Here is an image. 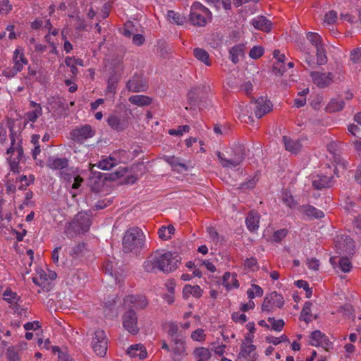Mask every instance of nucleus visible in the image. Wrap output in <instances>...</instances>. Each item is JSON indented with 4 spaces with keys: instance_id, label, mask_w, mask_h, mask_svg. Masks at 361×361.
Here are the masks:
<instances>
[{
    "instance_id": "obj_1",
    "label": "nucleus",
    "mask_w": 361,
    "mask_h": 361,
    "mask_svg": "<svg viewBox=\"0 0 361 361\" xmlns=\"http://www.w3.org/2000/svg\"><path fill=\"white\" fill-rule=\"evenodd\" d=\"M180 262V257L178 255H173L171 252L161 254L156 251L147 257L143 263V269L147 272H155L159 269L168 274L175 271Z\"/></svg>"
},
{
    "instance_id": "obj_2",
    "label": "nucleus",
    "mask_w": 361,
    "mask_h": 361,
    "mask_svg": "<svg viewBox=\"0 0 361 361\" xmlns=\"http://www.w3.org/2000/svg\"><path fill=\"white\" fill-rule=\"evenodd\" d=\"M123 250L125 253H138L145 245V235L138 227L128 229L123 236Z\"/></svg>"
},
{
    "instance_id": "obj_3",
    "label": "nucleus",
    "mask_w": 361,
    "mask_h": 361,
    "mask_svg": "<svg viewBox=\"0 0 361 361\" xmlns=\"http://www.w3.org/2000/svg\"><path fill=\"white\" fill-rule=\"evenodd\" d=\"M216 155L224 168H235L240 165L245 157V148L243 145H234L231 149V154L226 157L224 154L217 152Z\"/></svg>"
},
{
    "instance_id": "obj_4",
    "label": "nucleus",
    "mask_w": 361,
    "mask_h": 361,
    "mask_svg": "<svg viewBox=\"0 0 361 361\" xmlns=\"http://www.w3.org/2000/svg\"><path fill=\"white\" fill-rule=\"evenodd\" d=\"M91 220L87 213L79 212L73 220L66 226L65 233L69 237L87 232L90 227Z\"/></svg>"
},
{
    "instance_id": "obj_5",
    "label": "nucleus",
    "mask_w": 361,
    "mask_h": 361,
    "mask_svg": "<svg viewBox=\"0 0 361 361\" xmlns=\"http://www.w3.org/2000/svg\"><path fill=\"white\" fill-rule=\"evenodd\" d=\"M210 87L207 85H200L192 87L188 94V100L190 109L197 106L201 109L204 106L206 94L209 91Z\"/></svg>"
},
{
    "instance_id": "obj_6",
    "label": "nucleus",
    "mask_w": 361,
    "mask_h": 361,
    "mask_svg": "<svg viewBox=\"0 0 361 361\" xmlns=\"http://www.w3.org/2000/svg\"><path fill=\"white\" fill-rule=\"evenodd\" d=\"M124 329L133 335L138 334L140 329L137 326V316L133 309L130 307L122 316Z\"/></svg>"
},
{
    "instance_id": "obj_7",
    "label": "nucleus",
    "mask_w": 361,
    "mask_h": 361,
    "mask_svg": "<svg viewBox=\"0 0 361 361\" xmlns=\"http://www.w3.org/2000/svg\"><path fill=\"white\" fill-rule=\"evenodd\" d=\"M92 348L94 353L101 357H104L107 350V339L105 332L102 329H98L94 333V337L92 341Z\"/></svg>"
},
{
    "instance_id": "obj_8",
    "label": "nucleus",
    "mask_w": 361,
    "mask_h": 361,
    "mask_svg": "<svg viewBox=\"0 0 361 361\" xmlns=\"http://www.w3.org/2000/svg\"><path fill=\"white\" fill-rule=\"evenodd\" d=\"M94 134L95 132L88 124L73 129L70 133L71 138L74 142L80 144H82L85 140L92 137Z\"/></svg>"
},
{
    "instance_id": "obj_9",
    "label": "nucleus",
    "mask_w": 361,
    "mask_h": 361,
    "mask_svg": "<svg viewBox=\"0 0 361 361\" xmlns=\"http://www.w3.org/2000/svg\"><path fill=\"white\" fill-rule=\"evenodd\" d=\"M283 304V298L277 292L274 291L264 298L262 310L263 312H270L274 307L281 308Z\"/></svg>"
},
{
    "instance_id": "obj_10",
    "label": "nucleus",
    "mask_w": 361,
    "mask_h": 361,
    "mask_svg": "<svg viewBox=\"0 0 361 361\" xmlns=\"http://www.w3.org/2000/svg\"><path fill=\"white\" fill-rule=\"evenodd\" d=\"M147 87V82L141 74H135L126 83V88L133 92H145Z\"/></svg>"
},
{
    "instance_id": "obj_11",
    "label": "nucleus",
    "mask_w": 361,
    "mask_h": 361,
    "mask_svg": "<svg viewBox=\"0 0 361 361\" xmlns=\"http://www.w3.org/2000/svg\"><path fill=\"white\" fill-rule=\"evenodd\" d=\"M336 247L337 252L341 255L352 256L355 252V245L354 240L348 236L342 237L340 240H338Z\"/></svg>"
},
{
    "instance_id": "obj_12",
    "label": "nucleus",
    "mask_w": 361,
    "mask_h": 361,
    "mask_svg": "<svg viewBox=\"0 0 361 361\" xmlns=\"http://www.w3.org/2000/svg\"><path fill=\"white\" fill-rule=\"evenodd\" d=\"M310 344L316 347L321 346L326 351L332 346V343L329 338L319 330H315L311 333Z\"/></svg>"
},
{
    "instance_id": "obj_13",
    "label": "nucleus",
    "mask_w": 361,
    "mask_h": 361,
    "mask_svg": "<svg viewBox=\"0 0 361 361\" xmlns=\"http://www.w3.org/2000/svg\"><path fill=\"white\" fill-rule=\"evenodd\" d=\"M173 346L172 347V360L173 361H180L187 355L185 353V341L183 338L176 336L172 339Z\"/></svg>"
},
{
    "instance_id": "obj_14",
    "label": "nucleus",
    "mask_w": 361,
    "mask_h": 361,
    "mask_svg": "<svg viewBox=\"0 0 361 361\" xmlns=\"http://www.w3.org/2000/svg\"><path fill=\"white\" fill-rule=\"evenodd\" d=\"M310 76L313 82L320 88H324L329 86L333 80V74L331 73H321L312 71Z\"/></svg>"
},
{
    "instance_id": "obj_15",
    "label": "nucleus",
    "mask_w": 361,
    "mask_h": 361,
    "mask_svg": "<svg viewBox=\"0 0 361 361\" xmlns=\"http://www.w3.org/2000/svg\"><path fill=\"white\" fill-rule=\"evenodd\" d=\"M255 107L254 111L258 118H261L264 115L269 113L272 109V104L269 100L264 97L258 98L255 102Z\"/></svg>"
},
{
    "instance_id": "obj_16",
    "label": "nucleus",
    "mask_w": 361,
    "mask_h": 361,
    "mask_svg": "<svg viewBox=\"0 0 361 361\" xmlns=\"http://www.w3.org/2000/svg\"><path fill=\"white\" fill-rule=\"evenodd\" d=\"M334 180L333 176H327L319 174L314 176L312 178V186L316 190H322L326 188H330L334 185Z\"/></svg>"
},
{
    "instance_id": "obj_17",
    "label": "nucleus",
    "mask_w": 361,
    "mask_h": 361,
    "mask_svg": "<svg viewBox=\"0 0 361 361\" xmlns=\"http://www.w3.org/2000/svg\"><path fill=\"white\" fill-rule=\"evenodd\" d=\"M124 303L128 305L129 308L143 309L147 307L148 302L144 296L128 295L125 298Z\"/></svg>"
},
{
    "instance_id": "obj_18",
    "label": "nucleus",
    "mask_w": 361,
    "mask_h": 361,
    "mask_svg": "<svg viewBox=\"0 0 361 361\" xmlns=\"http://www.w3.org/2000/svg\"><path fill=\"white\" fill-rule=\"evenodd\" d=\"M283 142L286 150L293 153L298 154L302 149V144L299 140H293L288 136H283Z\"/></svg>"
},
{
    "instance_id": "obj_19",
    "label": "nucleus",
    "mask_w": 361,
    "mask_h": 361,
    "mask_svg": "<svg viewBox=\"0 0 361 361\" xmlns=\"http://www.w3.org/2000/svg\"><path fill=\"white\" fill-rule=\"evenodd\" d=\"M256 346L253 344H247L243 341L240 345V351L238 355L240 359L241 357L245 359H256Z\"/></svg>"
},
{
    "instance_id": "obj_20",
    "label": "nucleus",
    "mask_w": 361,
    "mask_h": 361,
    "mask_svg": "<svg viewBox=\"0 0 361 361\" xmlns=\"http://www.w3.org/2000/svg\"><path fill=\"white\" fill-rule=\"evenodd\" d=\"M252 24L256 29L264 32H269L272 26L271 21L263 16H259L254 18L252 21Z\"/></svg>"
},
{
    "instance_id": "obj_21",
    "label": "nucleus",
    "mask_w": 361,
    "mask_h": 361,
    "mask_svg": "<svg viewBox=\"0 0 361 361\" xmlns=\"http://www.w3.org/2000/svg\"><path fill=\"white\" fill-rule=\"evenodd\" d=\"M13 66L17 71H22L24 65L28 63L27 59L25 58L23 51L16 49L13 52Z\"/></svg>"
},
{
    "instance_id": "obj_22",
    "label": "nucleus",
    "mask_w": 361,
    "mask_h": 361,
    "mask_svg": "<svg viewBox=\"0 0 361 361\" xmlns=\"http://www.w3.org/2000/svg\"><path fill=\"white\" fill-rule=\"evenodd\" d=\"M259 214L255 211H250L248 213L245 224L249 231H254L259 228Z\"/></svg>"
},
{
    "instance_id": "obj_23",
    "label": "nucleus",
    "mask_w": 361,
    "mask_h": 361,
    "mask_svg": "<svg viewBox=\"0 0 361 361\" xmlns=\"http://www.w3.org/2000/svg\"><path fill=\"white\" fill-rule=\"evenodd\" d=\"M127 353L130 357H138L141 360L145 359L147 355L145 348L142 344L132 345L128 348Z\"/></svg>"
},
{
    "instance_id": "obj_24",
    "label": "nucleus",
    "mask_w": 361,
    "mask_h": 361,
    "mask_svg": "<svg viewBox=\"0 0 361 361\" xmlns=\"http://www.w3.org/2000/svg\"><path fill=\"white\" fill-rule=\"evenodd\" d=\"M68 161L66 158H52L47 160V166L53 170L64 169L68 166Z\"/></svg>"
},
{
    "instance_id": "obj_25",
    "label": "nucleus",
    "mask_w": 361,
    "mask_h": 361,
    "mask_svg": "<svg viewBox=\"0 0 361 361\" xmlns=\"http://www.w3.org/2000/svg\"><path fill=\"white\" fill-rule=\"evenodd\" d=\"M202 290L197 285H185L183 289V297L185 299H188L190 295L198 298L202 296Z\"/></svg>"
},
{
    "instance_id": "obj_26",
    "label": "nucleus",
    "mask_w": 361,
    "mask_h": 361,
    "mask_svg": "<svg viewBox=\"0 0 361 361\" xmlns=\"http://www.w3.org/2000/svg\"><path fill=\"white\" fill-rule=\"evenodd\" d=\"M4 300L7 301L8 303L14 304V307L13 309L15 311H18L20 308V306L18 305V302L20 300V296L18 295L16 292H13L10 288L6 289L4 293Z\"/></svg>"
},
{
    "instance_id": "obj_27",
    "label": "nucleus",
    "mask_w": 361,
    "mask_h": 361,
    "mask_svg": "<svg viewBox=\"0 0 361 361\" xmlns=\"http://www.w3.org/2000/svg\"><path fill=\"white\" fill-rule=\"evenodd\" d=\"M245 44H239L234 47H233L229 50L230 54V59L231 61L236 64L239 62V57L244 56V49H245Z\"/></svg>"
},
{
    "instance_id": "obj_28",
    "label": "nucleus",
    "mask_w": 361,
    "mask_h": 361,
    "mask_svg": "<svg viewBox=\"0 0 361 361\" xmlns=\"http://www.w3.org/2000/svg\"><path fill=\"white\" fill-rule=\"evenodd\" d=\"M193 354L196 361H209L212 356L209 350L204 347L196 348Z\"/></svg>"
},
{
    "instance_id": "obj_29",
    "label": "nucleus",
    "mask_w": 361,
    "mask_h": 361,
    "mask_svg": "<svg viewBox=\"0 0 361 361\" xmlns=\"http://www.w3.org/2000/svg\"><path fill=\"white\" fill-rule=\"evenodd\" d=\"M193 54L197 60L204 63L206 66H210L212 65L211 61L209 60V53L205 49L202 48H195L193 50Z\"/></svg>"
},
{
    "instance_id": "obj_30",
    "label": "nucleus",
    "mask_w": 361,
    "mask_h": 361,
    "mask_svg": "<svg viewBox=\"0 0 361 361\" xmlns=\"http://www.w3.org/2000/svg\"><path fill=\"white\" fill-rule=\"evenodd\" d=\"M129 102L140 106H148L152 103V99L145 95H133L129 98Z\"/></svg>"
},
{
    "instance_id": "obj_31",
    "label": "nucleus",
    "mask_w": 361,
    "mask_h": 361,
    "mask_svg": "<svg viewBox=\"0 0 361 361\" xmlns=\"http://www.w3.org/2000/svg\"><path fill=\"white\" fill-rule=\"evenodd\" d=\"M302 211L307 216L314 219H321L324 216L322 211L311 205L302 206Z\"/></svg>"
},
{
    "instance_id": "obj_32",
    "label": "nucleus",
    "mask_w": 361,
    "mask_h": 361,
    "mask_svg": "<svg viewBox=\"0 0 361 361\" xmlns=\"http://www.w3.org/2000/svg\"><path fill=\"white\" fill-rule=\"evenodd\" d=\"M167 17L168 20L171 23H175L178 25H183L184 23L186 22V18L185 16L172 10L168 11Z\"/></svg>"
},
{
    "instance_id": "obj_33",
    "label": "nucleus",
    "mask_w": 361,
    "mask_h": 361,
    "mask_svg": "<svg viewBox=\"0 0 361 361\" xmlns=\"http://www.w3.org/2000/svg\"><path fill=\"white\" fill-rule=\"evenodd\" d=\"M119 78L115 71H113L107 82L106 92L111 94H115L117 84L118 82Z\"/></svg>"
},
{
    "instance_id": "obj_34",
    "label": "nucleus",
    "mask_w": 361,
    "mask_h": 361,
    "mask_svg": "<svg viewBox=\"0 0 361 361\" xmlns=\"http://www.w3.org/2000/svg\"><path fill=\"white\" fill-rule=\"evenodd\" d=\"M190 21L196 26H204L207 23L205 18L201 13L195 11H190Z\"/></svg>"
},
{
    "instance_id": "obj_35",
    "label": "nucleus",
    "mask_w": 361,
    "mask_h": 361,
    "mask_svg": "<svg viewBox=\"0 0 361 361\" xmlns=\"http://www.w3.org/2000/svg\"><path fill=\"white\" fill-rule=\"evenodd\" d=\"M311 307L312 302L310 301L306 302L300 312V319L305 321L307 324L311 321L310 318L311 314Z\"/></svg>"
},
{
    "instance_id": "obj_36",
    "label": "nucleus",
    "mask_w": 361,
    "mask_h": 361,
    "mask_svg": "<svg viewBox=\"0 0 361 361\" xmlns=\"http://www.w3.org/2000/svg\"><path fill=\"white\" fill-rule=\"evenodd\" d=\"M108 124L114 130L121 131L124 129L123 123L116 116H111L107 120Z\"/></svg>"
},
{
    "instance_id": "obj_37",
    "label": "nucleus",
    "mask_w": 361,
    "mask_h": 361,
    "mask_svg": "<svg viewBox=\"0 0 361 361\" xmlns=\"http://www.w3.org/2000/svg\"><path fill=\"white\" fill-rule=\"evenodd\" d=\"M317 52V64L319 66L324 65L327 63V56L326 55V51L323 47V45L316 48Z\"/></svg>"
},
{
    "instance_id": "obj_38",
    "label": "nucleus",
    "mask_w": 361,
    "mask_h": 361,
    "mask_svg": "<svg viewBox=\"0 0 361 361\" xmlns=\"http://www.w3.org/2000/svg\"><path fill=\"white\" fill-rule=\"evenodd\" d=\"M127 171L128 169L126 167L119 168L112 173L106 174L105 180H115L123 176Z\"/></svg>"
},
{
    "instance_id": "obj_39",
    "label": "nucleus",
    "mask_w": 361,
    "mask_h": 361,
    "mask_svg": "<svg viewBox=\"0 0 361 361\" xmlns=\"http://www.w3.org/2000/svg\"><path fill=\"white\" fill-rule=\"evenodd\" d=\"M345 102L343 100L332 99L327 106L328 111L335 112L343 109Z\"/></svg>"
},
{
    "instance_id": "obj_40",
    "label": "nucleus",
    "mask_w": 361,
    "mask_h": 361,
    "mask_svg": "<svg viewBox=\"0 0 361 361\" xmlns=\"http://www.w3.org/2000/svg\"><path fill=\"white\" fill-rule=\"evenodd\" d=\"M164 159L172 167H176L179 166L185 171L188 170V166L185 164L180 163L179 158L176 157L175 156H166Z\"/></svg>"
},
{
    "instance_id": "obj_41",
    "label": "nucleus",
    "mask_w": 361,
    "mask_h": 361,
    "mask_svg": "<svg viewBox=\"0 0 361 361\" xmlns=\"http://www.w3.org/2000/svg\"><path fill=\"white\" fill-rule=\"evenodd\" d=\"M307 39L314 45L316 48L323 45L322 39L321 36L315 32H308L307 35Z\"/></svg>"
},
{
    "instance_id": "obj_42",
    "label": "nucleus",
    "mask_w": 361,
    "mask_h": 361,
    "mask_svg": "<svg viewBox=\"0 0 361 361\" xmlns=\"http://www.w3.org/2000/svg\"><path fill=\"white\" fill-rule=\"evenodd\" d=\"M116 164V160L112 157L103 159L99 162L98 166L102 170H109Z\"/></svg>"
},
{
    "instance_id": "obj_43",
    "label": "nucleus",
    "mask_w": 361,
    "mask_h": 361,
    "mask_svg": "<svg viewBox=\"0 0 361 361\" xmlns=\"http://www.w3.org/2000/svg\"><path fill=\"white\" fill-rule=\"evenodd\" d=\"M268 322L271 324V329L276 331H281L284 327V321L281 319L276 320L274 317H269Z\"/></svg>"
},
{
    "instance_id": "obj_44",
    "label": "nucleus",
    "mask_w": 361,
    "mask_h": 361,
    "mask_svg": "<svg viewBox=\"0 0 361 361\" xmlns=\"http://www.w3.org/2000/svg\"><path fill=\"white\" fill-rule=\"evenodd\" d=\"M339 267L343 272H349L351 270L352 264L348 257H342L338 260Z\"/></svg>"
},
{
    "instance_id": "obj_45",
    "label": "nucleus",
    "mask_w": 361,
    "mask_h": 361,
    "mask_svg": "<svg viewBox=\"0 0 361 361\" xmlns=\"http://www.w3.org/2000/svg\"><path fill=\"white\" fill-rule=\"evenodd\" d=\"M338 312L343 313V314L346 317L352 315L353 319H355V310L353 307L349 303H346L344 305L340 307Z\"/></svg>"
},
{
    "instance_id": "obj_46",
    "label": "nucleus",
    "mask_w": 361,
    "mask_h": 361,
    "mask_svg": "<svg viewBox=\"0 0 361 361\" xmlns=\"http://www.w3.org/2000/svg\"><path fill=\"white\" fill-rule=\"evenodd\" d=\"M266 341L267 342L274 345H278L281 342H289V339L286 335H282L280 337H274L271 336H267Z\"/></svg>"
},
{
    "instance_id": "obj_47",
    "label": "nucleus",
    "mask_w": 361,
    "mask_h": 361,
    "mask_svg": "<svg viewBox=\"0 0 361 361\" xmlns=\"http://www.w3.org/2000/svg\"><path fill=\"white\" fill-rule=\"evenodd\" d=\"M264 54V49L261 46H255L250 51L249 56L253 59L260 58Z\"/></svg>"
},
{
    "instance_id": "obj_48",
    "label": "nucleus",
    "mask_w": 361,
    "mask_h": 361,
    "mask_svg": "<svg viewBox=\"0 0 361 361\" xmlns=\"http://www.w3.org/2000/svg\"><path fill=\"white\" fill-rule=\"evenodd\" d=\"M85 250V244L84 243H80L72 247L71 250L70 251V255L74 257H76L82 254Z\"/></svg>"
},
{
    "instance_id": "obj_49",
    "label": "nucleus",
    "mask_w": 361,
    "mask_h": 361,
    "mask_svg": "<svg viewBox=\"0 0 361 361\" xmlns=\"http://www.w3.org/2000/svg\"><path fill=\"white\" fill-rule=\"evenodd\" d=\"M295 283L298 288H302L303 290H305L307 298H309L312 296V288H310L309 287V284L306 281L298 280V281H296Z\"/></svg>"
},
{
    "instance_id": "obj_50",
    "label": "nucleus",
    "mask_w": 361,
    "mask_h": 361,
    "mask_svg": "<svg viewBox=\"0 0 361 361\" xmlns=\"http://www.w3.org/2000/svg\"><path fill=\"white\" fill-rule=\"evenodd\" d=\"M190 129L188 125L179 126L177 129H170L169 133L171 135H182L183 133H188Z\"/></svg>"
},
{
    "instance_id": "obj_51",
    "label": "nucleus",
    "mask_w": 361,
    "mask_h": 361,
    "mask_svg": "<svg viewBox=\"0 0 361 361\" xmlns=\"http://www.w3.org/2000/svg\"><path fill=\"white\" fill-rule=\"evenodd\" d=\"M6 357L8 361H20L18 353L13 347L7 349Z\"/></svg>"
},
{
    "instance_id": "obj_52",
    "label": "nucleus",
    "mask_w": 361,
    "mask_h": 361,
    "mask_svg": "<svg viewBox=\"0 0 361 361\" xmlns=\"http://www.w3.org/2000/svg\"><path fill=\"white\" fill-rule=\"evenodd\" d=\"M337 20V13L335 11H330L324 16V23L328 25L334 24Z\"/></svg>"
},
{
    "instance_id": "obj_53",
    "label": "nucleus",
    "mask_w": 361,
    "mask_h": 361,
    "mask_svg": "<svg viewBox=\"0 0 361 361\" xmlns=\"http://www.w3.org/2000/svg\"><path fill=\"white\" fill-rule=\"evenodd\" d=\"M12 9V5L8 0L0 1V13L6 14Z\"/></svg>"
},
{
    "instance_id": "obj_54",
    "label": "nucleus",
    "mask_w": 361,
    "mask_h": 361,
    "mask_svg": "<svg viewBox=\"0 0 361 361\" xmlns=\"http://www.w3.org/2000/svg\"><path fill=\"white\" fill-rule=\"evenodd\" d=\"M40 115H42V108L26 113L27 118L31 122H35Z\"/></svg>"
},
{
    "instance_id": "obj_55",
    "label": "nucleus",
    "mask_w": 361,
    "mask_h": 361,
    "mask_svg": "<svg viewBox=\"0 0 361 361\" xmlns=\"http://www.w3.org/2000/svg\"><path fill=\"white\" fill-rule=\"evenodd\" d=\"M198 11H202V13H204L205 14H209L210 13V11H209V10L207 8H206L204 6H203L200 2L195 1V3L192 4V5L191 6V11H190L197 12Z\"/></svg>"
},
{
    "instance_id": "obj_56",
    "label": "nucleus",
    "mask_w": 361,
    "mask_h": 361,
    "mask_svg": "<svg viewBox=\"0 0 361 361\" xmlns=\"http://www.w3.org/2000/svg\"><path fill=\"white\" fill-rule=\"evenodd\" d=\"M286 71V68L283 63H276L273 66V72L276 75L281 76Z\"/></svg>"
},
{
    "instance_id": "obj_57",
    "label": "nucleus",
    "mask_w": 361,
    "mask_h": 361,
    "mask_svg": "<svg viewBox=\"0 0 361 361\" xmlns=\"http://www.w3.org/2000/svg\"><path fill=\"white\" fill-rule=\"evenodd\" d=\"M287 233L286 229L276 231L273 235V240L276 243L281 242L286 236Z\"/></svg>"
},
{
    "instance_id": "obj_58",
    "label": "nucleus",
    "mask_w": 361,
    "mask_h": 361,
    "mask_svg": "<svg viewBox=\"0 0 361 361\" xmlns=\"http://www.w3.org/2000/svg\"><path fill=\"white\" fill-rule=\"evenodd\" d=\"M350 60L355 63L361 61V47L357 48L351 51Z\"/></svg>"
},
{
    "instance_id": "obj_59",
    "label": "nucleus",
    "mask_w": 361,
    "mask_h": 361,
    "mask_svg": "<svg viewBox=\"0 0 361 361\" xmlns=\"http://www.w3.org/2000/svg\"><path fill=\"white\" fill-rule=\"evenodd\" d=\"M47 274L44 272L40 274L39 277H34L32 281L39 286L44 287V284L47 282Z\"/></svg>"
},
{
    "instance_id": "obj_60",
    "label": "nucleus",
    "mask_w": 361,
    "mask_h": 361,
    "mask_svg": "<svg viewBox=\"0 0 361 361\" xmlns=\"http://www.w3.org/2000/svg\"><path fill=\"white\" fill-rule=\"evenodd\" d=\"M20 71H17L14 66L12 68H6L2 71V75L8 78L14 77Z\"/></svg>"
},
{
    "instance_id": "obj_61",
    "label": "nucleus",
    "mask_w": 361,
    "mask_h": 361,
    "mask_svg": "<svg viewBox=\"0 0 361 361\" xmlns=\"http://www.w3.org/2000/svg\"><path fill=\"white\" fill-rule=\"evenodd\" d=\"M205 337V334L204 333V330L203 329H198L197 330H195V331H193L192 333V335H191V338L194 340V341H200L202 340H203Z\"/></svg>"
},
{
    "instance_id": "obj_62",
    "label": "nucleus",
    "mask_w": 361,
    "mask_h": 361,
    "mask_svg": "<svg viewBox=\"0 0 361 361\" xmlns=\"http://www.w3.org/2000/svg\"><path fill=\"white\" fill-rule=\"evenodd\" d=\"M319 261L316 258H311L307 260V265L309 269L317 271L319 267Z\"/></svg>"
},
{
    "instance_id": "obj_63",
    "label": "nucleus",
    "mask_w": 361,
    "mask_h": 361,
    "mask_svg": "<svg viewBox=\"0 0 361 361\" xmlns=\"http://www.w3.org/2000/svg\"><path fill=\"white\" fill-rule=\"evenodd\" d=\"M232 319L235 322L245 323L247 321V317L245 314H239L238 312H234L232 314Z\"/></svg>"
},
{
    "instance_id": "obj_64",
    "label": "nucleus",
    "mask_w": 361,
    "mask_h": 361,
    "mask_svg": "<svg viewBox=\"0 0 361 361\" xmlns=\"http://www.w3.org/2000/svg\"><path fill=\"white\" fill-rule=\"evenodd\" d=\"M178 325L174 323H171L169 325L168 334L173 338H174L176 336H178Z\"/></svg>"
}]
</instances>
